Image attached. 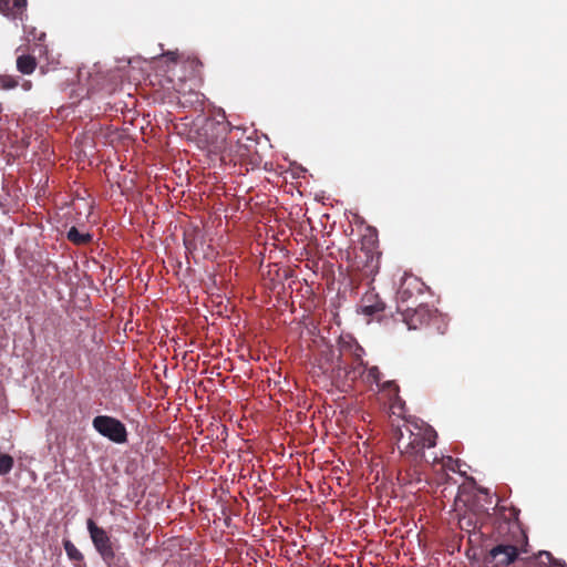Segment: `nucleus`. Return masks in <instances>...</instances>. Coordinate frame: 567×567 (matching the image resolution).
Instances as JSON below:
<instances>
[{
	"label": "nucleus",
	"instance_id": "nucleus-4",
	"mask_svg": "<svg viewBox=\"0 0 567 567\" xmlns=\"http://www.w3.org/2000/svg\"><path fill=\"white\" fill-rule=\"evenodd\" d=\"M518 556L517 548L513 545H497L486 556V561L495 567H506L514 563Z\"/></svg>",
	"mask_w": 567,
	"mask_h": 567
},
{
	"label": "nucleus",
	"instance_id": "nucleus-16",
	"mask_svg": "<svg viewBox=\"0 0 567 567\" xmlns=\"http://www.w3.org/2000/svg\"><path fill=\"white\" fill-rule=\"evenodd\" d=\"M44 38V33L41 32L40 35L38 37V40H42ZM33 39H37V35L33 34Z\"/></svg>",
	"mask_w": 567,
	"mask_h": 567
},
{
	"label": "nucleus",
	"instance_id": "nucleus-5",
	"mask_svg": "<svg viewBox=\"0 0 567 567\" xmlns=\"http://www.w3.org/2000/svg\"><path fill=\"white\" fill-rule=\"evenodd\" d=\"M413 422L404 423L398 427L396 444L401 453L413 455Z\"/></svg>",
	"mask_w": 567,
	"mask_h": 567
},
{
	"label": "nucleus",
	"instance_id": "nucleus-3",
	"mask_svg": "<svg viewBox=\"0 0 567 567\" xmlns=\"http://www.w3.org/2000/svg\"><path fill=\"white\" fill-rule=\"evenodd\" d=\"M413 455L421 454L425 447L435 445V431L423 422H413Z\"/></svg>",
	"mask_w": 567,
	"mask_h": 567
},
{
	"label": "nucleus",
	"instance_id": "nucleus-10",
	"mask_svg": "<svg viewBox=\"0 0 567 567\" xmlns=\"http://www.w3.org/2000/svg\"><path fill=\"white\" fill-rule=\"evenodd\" d=\"M68 239L76 245H83L91 240L89 233H80L75 227H71L68 231Z\"/></svg>",
	"mask_w": 567,
	"mask_h": 567
},
{
	"label": "nucleus",
	"instance_id": "nucleus-1",
	"mask_svg": "<svg viewBox=\"0 0 567 567\" xmlns=\"http://www.w3.org/2000/svg\"><path fill=\"white\" fill-rule=\"evenodd\" d=\"M86 527L95 550L105 564L111 565L115 558V549L110 535L91 518L86 520Z\"/></svg>",
	"mask_w": 567,
	"mask_h": 567
},
{
	"label": "nucleus",
	"instance_id": "nucleus-12",
	"mask_svg": "<svg viewBox=\"0 0 567 567\" xmlns=\"http://www.w3.org/2000/svg\"><path fill=\"white\" fill-rule=\"evenodd\" d=\"M409 284V286L413 282H416V279L413 278V277H409V278H405L404 279V282L402 284V286L400 287L399 291H398V295L399 297L402 299V300H406L410 296H411V292L409 291V288H404V285L405 284Z\"/></svg>",
	"mask_w": 567,
	"mask_h": 567
},
{
	"label": "nucleus",
	"instance_id": "nucleus-14",
	"mask_svg": "<svg viewBox=\"0 0 567 567\" xmlns=\"http://www.w3.org/2000/svg\"><path fill=\"white\" fill-rule=\"evenodd\" d=\"M369 374L375 380L379 381V370L377 367H372L369 371Z\"/></svg>",
	"mask_w": 567,
	"mask_h": 567
},
{
	"label": "nucleus",
	"instance_id": "nucleus-7",
	"mask_svg": "<svg viewBox=\"0 0 567 567\" xmlns=\"http://www.w3.org/2000/svg\"><path fill=\"white\" fill-rule=\"evenodd\" d=\"M488 508H481L475 512H468L463 514L458 519V525L462 530L468 533L475 532L481 528L482 518Z\"/></svg>",
	"mask_w": 567,
	"mask_h": 567
},
{
	"label": "nucleus",
	"instance_id": "nucleus-11",
	"mask_svg": "<svg viewBox=\"0 0 567 567\" xmlns=\"http://www.w3.org/2000/svg\"><path fill=\"white\" fill-rule=\"evenodd\" d=\"M13 463L12 456L0 453V475L8 474L12 470Z\"/></svg>",
	"mask_w": 567,
	"mask_h": 567
},
{
	"label": "nucleus",
	"instance_id": "nucleus-17",
	"mask_svg": "<svg viewBox=\"0 0 567 567\" xmlns=\"http://www.w3.org/2000/svg\"><path fill=\"white\" fill-rule=\"evenodd\" d=\"M447 462L452 463L453 462L452 457H447Z\"/></svg>",
	"mask_w": 567,
	"mask_h": 567
},
{
	"label": "nucleus",
	"instance_id": "nucleus-9",
	"mask_svg": "<svg viewBox=\"0 0 567 567\" xmlns=\"http://www.w3.org/2000/svg\"><path fill=\"white\" fill-rule=\"evenodd\" d=\"M37 66V61L31 55H20L17 59V69L23 74H31Z\"/></svg>",
	"mask_w": 567,
	"mask_h": 567
},
{
	"label": "nucleus",
	"instance_id": "nucleus-13",
	"mask_svg": "<svg viewBox=\"0 0 567 567\" xmlns=\"http://www.w3.org/2000/svg\"><path fill=\"white\" fill-rule=\"evenodd\" d=\"M18 82L11 76H0V87L4 90L16 87Z\"/></svg>",
	"mask_w": 567,
	"mask_h": 567
},
{
	"label": "nucleus",
	"instance_id": "nucleus-15",
	"mask_svg": "<svg viewBox=\"0 0 567 567\" xmlns=\"http://www.w3.org/2000/svg\"><path fill=\"white\" fill-rule=\"evenodd\" d=\"M377 310H378V309H377V308H374V307H369V306L364 307V311H365L367 313H369V315L373 313V312H374V311H377Z\"/></svg>",
	"mask_w": 567,
	"mask_h": 567
},
{
	"label": "nucleus",
	"instance_id": "nucleus-2",
	"mask_svg": "<svg viewBox=\"0 0 567 567\" xmlns=\"http://www.w3.org/2000/svg\"><path fill=\"white\" fill-rule=\"evenodd\" d=\"M92 424L101 435L115 443L122 444L127 440V432L124 424L114 417L99 415L93 419Z\"/></svg>",
	"mask_w": 567,
	"mask_h": 567
},
{
	"label": "nucleus",
	"instance_id": "nucleus-6",
	"mask_svg": "<svg viewBox=\"0 0 567 567\" xmlns=\"http://www.w3.org/2000/svg\"><path fill=\"white\" fill-rule=\"evenodd\" d=\"M25 8L27 0H0V12L12 20L22 21Z\"/></svg>",
	"mask_w": 567,
	"mask_h": 567
},
{
	"label": "nucleus",
	"instance_id": "nucleus-8",
	"mask_svg": "<svg viewBox=\"0 0 567 567\" xmlns=\"http://www.w3.org/2000/svg\"><path fill=\"white\" fill-rule=\"evenodd\" d=\"M63 547L69 559L74 561L76 567H82L84 557L83 554L76 548V546L70 539H64Z\"/></svg>",
	"mask_w": 567,
	"mask_h": 567
}]
</instances>
